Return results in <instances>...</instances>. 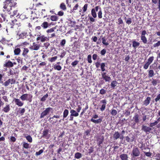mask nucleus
Instances as JSON below:
<instances>
[{"mask_svg": "<svg viewBox=\"0 0 160 160\" xmlns=\"http://www.w3.org/2000/svg\"><path fill=\"white\" fill-rule=\"evenodd\" d=\"M9 2L8 0H6L4 2L3 11L4 12H7L9 14H11V10H12V7H13L9 3Z\"/></svg>", "mask_w": 160, "mask_h": 160, "instance_id": "obj_1", "label": "nucleus"}, {"mask_svg": "<svg viewBox=\"0 0 160 160\" xmlns=\"http://www.w3.org/2000/svg\"><path fill=\"white\" fill-rule=\"evenodd\" d=\"M147 34V32L145 30H142L141 32V40L144 44H147L148 42L147 39L145 36Z\"/></svg>", "mask_w": 160, "mask_h": 160, "instance_id": "obj_2", "label": "nucleus"}, {"mask_svg": "<svg viewBox=\"0 0 160 160\" xmlns=\"http://www.w3.org/2000/svg\"><path fill=\"white\" fill-rule=\"evenodd\" d=\"M140 154V152L138 147H134L133 148L131 154L132 158L138 157Z\"/></svg>", "mask_w": 160, "mask_h": 160, "instance_id": "obj_3", "label": "nucleus"}, {"mask_svg": "<svg viewBox=\"0 0 160 160\" xmlns=\"http://www.w3.org/2000/svg\"><path fill=\"white\" fill-rule=\"evenodd\" d=\"M49 40V38L43 35L40 34L37 35V37L36 38V40L37 41H39L43 42Z\"/></svg>", "mask_w": 160, "mask_h": 160, "instance_id": "obj_4", "label": "nucleus"}, {"mask_svg": "<svg viewBox=\"0 0 160 160\" xmlns=\"http://www.w3.org/2000/svg\"><path fill=\"white\" fill-rule=\"evenodd\" d=\"M32 96L29 94H25L22 95L20 97V98L22 100H31Z\"/></svg>", "mask_w": 160, "mask_h": 160, "instance_id": "obj_5", "label": "nucleus"}, {"mask_svg": "<svg viewBox=\"0 0 160 160\" xmlns=\"http://www.w3.org/2000/svg\"><path fill=\"white\" fill-rule=\"evenodd\" d=\"M49 130L48 129H44L42 133V138L48 139L50 137V135L49 134Z\"/></svg>", "mask_w": 160, "mask_h": 160, "instance_id": "obj_6", "label": "nucleus"}, {"mask_svg": "<svg viewBox=\"0 0 160 160\" xmlns=\"http://www.w3.org/2000/svg\"><path fill=\"white\" fill-rule=\"evenodd\" d=\"M40 47V44H38L35 42H33L32 45H31L29 47V48L32 50L36 51L39 50Z\"/></svg>", "mask_w": 160, "mask_h": 160, "instance_id": "obj_7", "label": "nucleus"}, {"mask_svg": "<svg viewBox=\"0 0 160 160\" xmlns=\"http://www.w3.org/2000/svg\"><path fill=\"white\" fill-rule=\"evenodd\" d=\"M52 108H48L43 111L41 114L40 118H42L44 117L45 116L48 114L50 110H52Z\"/></svg>", "mask_w": 160, "mask_h": 160, "instance_id": "obj_8", "label": "nucleus"}, {"mask_svg": "<svg viewBox=\"0 0 160 160\" xmlns=\"http://www.w3.org/2000/svg\"><path fill=\"white\" fill-rule=\"evenodd\" d=\"M152 130V128L143 125L142 127V130L144 131L146 133L148 134Z\"/></svg>", "mask_w": 160, "mask_h": 160, "instance_id": "obj_9", "label": "nucleus"}, {"mask_svg": "<svg viewBox=\"0 0 160 160\" xmlns=\"http://www.w3.org/2000/svg\"><path fill=\"white\" fill-rule=\"evenodd\" d=\"M106 101H102L100 103L99 106H101V107L99 108L102 111H104L106 107Z\"/></svg>", "mask_w": 160, "mask_h": 160, "instance_id": "obj_10", "label": "nucleus"}, {"mask_svg": "<svg viewBox=\"0 0 160 160\" xmlns=\"http://www.w3.org/2000/svg\"><path fill=\"white\" fill-rule=\"evenodd\" d=\"M3 67L7 68H10L12 67L13 66V63L10 61H8L7 62H6L3 64Z\"/></svg>", "mask_w": 160, "mask_h": 160, "instance_id": "obj_11", "label": "nucleus"}, {"mask_svg": "<svg viewBox=\"0 0 160 160\" xmlns=\"http://www.w3.org/2000/svg\"><path fill=\"white\" fill-rule=\"evenodd\" d=\"M29 52V50L28 48H24L22 53V55L26 58L28 57L27 54Z\"/></svg>", "mask_w": 160, "mask_h": 160, "instance_id": "obj_12", "label": "nucleus"}, {"mask_svg": "<svg viewBox=\"0 0 160 160\" xmlns=\"http://www.w3.org/2000/svg\"><path fill=\"white\" fill-rule=\"evenodd\" d=\"M90 121L95 123H100L102 121V118H101L97 120H95L93 119V118H92L91 119Z\"/></svg>", "mask_w": 160, "mask_h": 160, "instance_id": "obj_13", "label": "nucleus"}, {"mask_svg": "<svg viewBox=\"0 0 160 160\" xmlns=\"http://www.w3.org/2000/svg\"><path fill=\"white\" fill-rule=\"evenodd\" d=\"M139 116L138 114L137 113H135L134 117H133V119L134 120V122L135 123H138L139 122Z\"/></svg>", "mask_w": 160, "mask_h": 160, "instance_id": "obj_14", "label": "nucleus"}, {"mask_svg": "<svg viewBox=\"0 0 160 160\" xmlns=\"http://www.w3.org/2000/svg\"><path fill=\"white\" fill-rule=\"evenodd\" d=\"M132 47L136 49L140 45L139 42H137L135 40H134L132 42Z\"/></svg>", "mask_w": 160, "mask_h": 160, "instance_id": "obj_15", "label": "nucleus"}, {"mask_svg": "<svg viewBox=\"0 0 160 160\" xmlns=\"http://www.w3.org/2000/svg\"><path fill=\"white\" fill-rule=\"evenodd\" d=\"M27 36V33L26 32H23L19 34V38L24 39L26 38Z\"/></svg>", "mask_w": 160, "mask_h": 160, "instance_id": "obj_16", "label": "nucleus"}, {"mask_svg": "<svg viewBox=\"0 0 160 160\" xmlns=\"http://www.w3.org/2000/svg\"><path fill=\"white\" fill-rule=\"evenodd\" d=\"M49 26L50 24L46 21L44 22L41 25V26L43 29L47 28Z\"/></svg>", "mask_w": 160, "mask_h": 160, "instance_id": "obj_17", "label": "nucleus"}, {"mask_svg": "<svg viewBox=\"0 0 160 160\" xmlns=\"http://www.w3.org/2000/svg\"><path fill=\"white\" fill-rule=\"evenodd\" d=\"M121 160H128V155L126 154H122L120 156Z\"/></svg>", "mask_w": 160, "mask_h": 160, "instance_id": "obj_18", "label": "nucleus"}, {"mask_svg": "<svg viewBox=\"0 0 160 160\" xmlns=\"http://www.w3.org/2000/svg\"><path fill=\"white\" fill-rule=\"evenodd\" d=\"M120 136V134L118 132H115L113 134V139L114 140H117L119 138Z\"/></svg>", "mask_w": 160, "mask_h": 160, "instance_id": "obj_19", "label": "nucleus"}, {"mask_svg": "<svg viewBox=\"0 0 160 160\" xmlns=\"http://www.w3.org/2000/svg\"><path fill=\"white\" fill-rule=\"evenodd\" d=\"M125 139L127 142H132L134 140V138L133 137H132L130 138L128 136H127L125 137Z\"/></svg>", "mask_w": 160, "mask_h": 160, "instance_id": "obj_20", "label": "nucleus"}, {"mask_svg": "<svg viewBox=\"0 0 160 160\" xmlns=\"http://www.w3.org/2000/svg\"><path fill=\"white\" fill-rule=\"evenodd\" d=\"M8 1L9 2V3L13 7L15 6L17 4V0H8Z\"/></svg>", "mask_w": 160, "mask_h": 160, "instance_id": "obj_21", "label": "nucleus"}, {"mask_svg": "<svg viewBox=\"0 0 160 160\" xmlns=\"http://www.w3.org/2000/svg\"><path fill=\"white\" fill-rule=\"evenodd\" d=\"M53 67L55 70L58 71H60L62 69V67L60 65H58L56 64L53 65Z\"/></svg>", "mask_w": 160, "mask_h": 160, "instance_id": "obj_22", "label": "nucleus"}, {"mask_svg": "<svg viewBox=\"0 0 160 160\" xmlns=\"http://www.w3.org/2000/svg\"><path fill=\"white\" fill-rule=\"evenodd\" d=\"M70 112L71 113V116L77 117L79 115L78 113L76 112L74 110H71L70 111Z\"/></svg>", "mask_w": 160, "mask_h": 160, "instance_id": "obj_23", "label": "nucleus"}, {"mask_svg": "<svg viewBox=\"0 0 160 160\" xmlns=\"http://www.w3.org/2000/svg\"><path fill=\"white\" fill-rule=\"evenodd\" d=\"M21 51V50L20 48H16L15 49L14 51V54L15 55H18L20 54Z\"/></svg>", "mask_w": 160, "mask_h": 160, "instance_id": "obj_24", "label": "nucleus"}, {"mask_svg": "<svg viewBox=\"0 0 160 160\" xmlns=\"http://www.w3.org/2000/svg\"><path fill=\"white\" fill-rule=\"evenodd\" d=\"M25 110L24 108H22L21 109L20 108H19V110L17 111V114H21L22 115L25 112Z\"/></svg>", "mask_w": 160, "mask_h": 160, "instance_id": "obj_25", "label": "nucleus"}, {"mask_svg": "<svg viewBox=\"0 0 160 160\" xmlns=\"http://www.w3.org/2000/svg\"><path fill=\"white\" fill-rule=\"evenodd\" d=\"M91 12L92 17H93L94 18H96L97 17V14L95 9H92L91 10Z\"/></svg>", "mask_w": 160, "mask_h": 160, "instance_id": "obj_26", "label": "nucleus"}, {"mask_svg": "<svg viewBox=\"0 0 160 160\" xmlns=\"http://www.w3.org/2000/svg\"><path fill=\"white\" fill-rule=\"evenodd\" d=\"M154 71L152 69H151L148 71V76L149 77H152L154 75Z\"/></svg>", "mask_w": 160, "mask_h": 160, "instance_id": "obj_27", "label": "nucleus"}, {"mask_svg": "<svg viewBox=\"0 0 160 160\" xmlns=\"http://www.w3.org/2000/svg\"><path fill=\"white\" fill-rule=\"evenodd\" d=\"M50 19L52 21H56L58 19V18L55 15H52L50 17Z\"/></svg>", "mask_w": 160, "mask_h": 160, "instance_id": "obj_28", "label": "nucleus"}, {"mask_svg": "<svg viewBox=\"0 0 160 160\" xmlns=\"http://www.w3.org/2000/svg\"><path fill=\"white\" fill-rule=\"evenodd\" d=\"M60 7L61 9L64 11L66 10L67 9L66 6L64 2H62L61 3Z\"/></svg>", "mask_w": 160, "mask_h": 160, "instance_id": "obj_29", "label": "nucleus"}, {"mask_svg": "<svg viewBox=\"0 0 160 160\" xmlns=\"http://www.w3.org/2000/svg\"><path fill=\"white\" fill-rule=\"evenodd\" d=\"M82 157V155L81 153L79 152H76L75 154L74 157L75 158L79 159L81 158Z\"/></svg>", "mask_w": 160, "mask_h": 160, "instance_id": "obj_30", "label": "nucleus"}, {"mask_svg": "<svg viewBox=\"0 0 160 160\" xmlns=\"http://www.w3.org/2000/svg\"><path fill=\"white\" fill-rule=\"evenodd\" d=\"M18 18L22 20H23L25 18H28L26 17V15L24 13H22L19 16Z\"/></svg>", "mask_w": 160, "mask_h": 160, "instance_id": "obj_31", "label": "nucleus"}, {"mask_svg": "<svg viewBox=\"0 0 160 160\" xmlns=\"http://www.w3.org/2000/svg\"><path fill=\"white\" fill-rule=\"evenodd\" d=\"M16 15H17V17H18L19 15V14L18 13V11L17 10H14L12 14H11L10 15V17H13Z\"/></svg>", "mask_w": 160, "mask_h": 160, "instance_id": "obj_32", "label": "nucleus"}, {"mask_svg": "<svg viewBox=\"0 0 160 160\" xmlns=\"http://www.w3.org/2000/svg\"><path fill=\"white\" fill-rule=\"evenodd\" d=\"M58 57L57 56L52 57L48 59V61L51 62H55L57 59Z\"/></svg>", "mask_w": 160, "mask_h": 160, "instance_id": "obj_33", "label": "nucleus"}, {"mask_svg": "<svg viewBox=\"0 0 160 160\" xmlns=\"http://www.w3.org/2000/svg\"><path fill=\"white\" fill-rule=\"evenodd\" d=\"M117 84L118 82L117 81L113 80L112 82L111 85L112 87L114 88L117 86Z\"/></svg>", "mask_w": 160, "mask_h": 160, "instance_id": "obj_34", "label": "nucleus"}, {"mask_svg": "<svg viewBox=\"0 0 160 160\" xmlns=\"http://www.w3.org/2000/svg\"><path fill=\"white\" fill-rule=\"evenodd\" d=\"M88 4H85L82 7V12L83 13L87 11L88 8Z\"/></svg>", "mask_w": 160, "mask_h": 160, "instance_id": "obj_35", "label": "nucleus"}, {"mask_svg": "<svg viewBox=\"0 0 160 160\" xmlns=\"http://www.w3.org/2000/svg\"><path fill=\"white\" fill-rule=\"evenodd\" d=\"M79 5L78 3H77L75 5L74 7L71 10V12H75V11L77 10L78 8V7Z\"/></svg>", "mask_w": 160, "mask_h": 160, "instance_id": "obj_36", "label": "nucleus"}, {"mask_svg": "<svg viewBox=\"0 0 160 160\" xmlns=\"http://www.w3.org/2000/svg\"><path fill=\"white\" fill-rule=\"evenodd\" d=\"M103 141V138H99L98 139V144L100 146L101 144L102 143V142Z\"/></svg>", "mask_w": 160, "mask_h": 160, "instance_id": "obj_37", "label": "nucleus"}, {"mask_svg": "<svg viewBox=\"0 0 160 160\" xmlns=\"http://www.w3.org/2000/svg\"><path fill=\"white\" fill-rule=\"evenodd\" d=\"M102 78L105 80L106 82H109L111 80V78L108 76H105L102 77Z\"/></svg>", "mask_w": 160, "mask_h": 160, "instance_id": "obj_38", "label": "nucleus"}, {"mask_svg": "<svg viewBox=\"0 0 160 160\" xmlns=\"http://www.w3.org/2000/svg\"><path fill=\"white\" fill-rule=\"evenodd\" d=\"M154 59V57L153 56H151L148 59V62L150 64L152 63V61H153Z\"/></svg>", "mask_w": 160, "mask_h": 160, "instance_id": "obj_39", "label": "nucleus"}, {"mask_svg": "<svg viewBox=\"0 0 160 160\" xmlns=\"http://www.w3.org/2000/svg\"><path fill=\"white\" fill-rule=\"evenodd\" d=\"M17 20L16 19L12 21V23H10V25H11V28H13L14 25L18 24V23H17Z\"/></svg>", "mask_w": 160, "mask_h": 160, "instance_id": "obj_40", "label": "nucleus"}, {"mask_svg": "<svg viewBox=\"0 0 160 160\" xmlns=\"http://www.w3.org/2000/svg\"><path fill=\"white\" fill-rule=\"evenodd\" d=\"M102 43L104 45L108 46L109 44V43L107 42H106V39L105 37H103L102 38Z\"/></svg>", "mask_w": 160, "mask_h": 160, "instance_id": "obj_41", "label": "nucleus"}, {"mask_svg": "<svg viewBox=\"0 0 160 160\" xmlns=\"http://www.w3.org/2000/svg\"><path fill=\"white\" fill-rule=\"evenodd\" d=\"M16 104L19 106L21 107L23 104V103L20 101H15Z\"/></svg>", "mask_w": 160, "mask_h": 160, "instance_id": "obj_42", "label": "nucleus"}, {"mask_svg": "<svg viewBox=\"0 0 160 160\" xmlns=\"http://www.w3.org/2000/svg\"><path fill=\"white\" fill-rule=\"evenodd\" d=\"M10 110V107L9 105H7L3 109V111L5 112H7Z\"/></svg>", "mask_w": 160, "mask_h": 160, "instance_id": "obj_43", "label": "nucleus"}, {"mask_svg": "<svg viewBox=\"0 0 160 160\" xmlns=\"http://www.w3.org/2000/svg\"><path fill=\"white\" fill-rule=\"evenodd\" d=\"M68 114V110L65 109L63 112V117L64 118H66Z\"/></svg>", "mask_w": 160, "mask_h": 160, "instance_id": "obj_44", "label": "nucleus"}, {"mask_svg": "<svg viewBox=\"0 0 160 160\" xmlns=\"http://www.w3.org/2000/svg\"><path fill=\"white\" fill-rule=\"evenodd\" d=\"M55 29H56L55 28H51L47 30L46 31V32L47 33H52L54 31Z\"/></svg>", "mask_w": 160, "mask_h": 160, "instance_id": "obj_45", "label": "nucleus"}, {"mask_svg": "<svg viewBox=\"0 0 160 160\" xmlns=\"http://www.w3.org/2000/svg\"><path fill=\"white\" fill-rule=\"evenodd\" d=\"M111 113L113 116H115L117 113V112L115 109H112L111 110Z\"/></svg>", "mask_w": 160, "mask_h": 160, "instance_id": "obj_46", "label": "nucleus"}, {"mask_svg": "<svg viewBox=\"0 0 160 160\" xmlns=\"http://www.w3.org/2000/svg\"><path fill=\"white\" fill-rule=\"evenodd\" d=\"M26 139L30 142H32V138L30 135H28L25 137Z\"/></svg>", "mask_w": 160, "mask_h": 160, "instance_id": "obj_47", "label": "nucleus"}, {"mask_svg": "<svg viewBox=\"0 0 160 160\" xmlns=\"http://www.w3.org/2000/svg\"><path fill=\"white\" fill-rule=\"evenodd\" d=\"M105 64L104 63H102L101 64V68L102 71L103 72L105 71Z\"/></svg>", "mask_w": 160, "mask_h": 160, "instance_id": "obj_48", "label": "nucleus"}, {"mask_svg": "<svg viewBox=\"0 0 160 160\" xmlns=\"http://www.w3.org/2000/svg\"><path fill=\"white\" fill-rule=\"evenodd\" d=\"M23 147L24 148L28 149L29 147V144L25 142H24L23 144Z\"/></svg>", "mask_w": 160, "mask_h": 160, "instance_id": "obj_49", "label": "nucleus"}, {"mask_svg": "<svg viewBox=\"0 0 160 160\" xmlns=\"http://www.w3.org/2000/svg\"><path fill=\"white\" fill-rule=\"evenodd\" d=\"M79 61L77 60H76L74 62H72V65L74 67H75V66L78 63Z\"/></svg>", "mask_w": 160, "mask_h": 160, "instance_id": "obj_50", "label": "nucleus"}, {"mask_svg": "<svg viewBox=\"0 0 160 160\" xmlns=\"http://www.w3.org/2000/svg\"><path fill=\"white\" fill-rule=\"evenodd\" d=\"M94 151V148L92 147H91L88 150V153L90 154Z\"/></svg>", "mask_w": 160, "mask_h": 160, "instance_id": "obj_51", "label": "nucleus"}, {"mask_svg": "<svg viewBox=\"0 0 160 160\" xmlns=\"http://www.w3.org/2000/svg\"><path fill=\"white\" fill-rule=\"evenodd\" d=\"M87 60L88 62L89 63H91L92 62V61L91 59V55H89L88 56Z\"/></svg>", "mask_w": 160, "mask_h": 160, "instance_id": "obj_52", "label": "nucleus"}, {"mask_svg": "<svg viewBox=\"0 0 160 160\" xmlns=\"http://www.w3.org/2000/svg\"><path fill=\"white\" fill-rule=\"evenodd\" d=\"M88 18L89 20H90V22H95V20L94 19L95 18H94L93 17L91 16H89V15H88Z\"/></svg>", "mask_w": 160, "mask_h": 160, "instance_id": "obj_53", "label": "nucleus"}, {"mask_svg": "<svg viewBox=\"0 0 160 160\" xmlns=\"http://www.w3.org/2000/svg\"><path fill=\"white\" fill-rule=\"evenodd\" d=\"M126 23L128 25L131 24L132 23V20L131 18H128L127 20H126Z\"/></svg>", "mask_w": 160, "mask_h": 160, "instance_id": "obj_54", "label": "nucleus"}, {"mask_svg": "<svg viewBox=\"0 0 160 160\" xmlns=\"http://www.w3.org/2000/svg\"><path fill=\"white\" fill-rule=\"evenodd\" d=\"M66 42V40L64 39L62 40L60 43V45L62 47H64Z\"/></svg>", "mask_w": 160, "mask_h": 160, "instance_id": "obj_55", "label": "nucleus"}, {"mask_svg": "<svg viewBox=\"0 0 160 160\" xmlns=\"http://www.w3.org/2000/svg\"><path fill=\"white\" fill-rule=\"evenodd\" d=\"M10 83L11 84H12L15 83V80L14 78H9Z\"/></svg>", "mask_w": 160, "mask_h": 160, "instance_id": "obj_56", "label": "nucleus"}, {"mask_svg": "<svg viewBox=\"0 0 160 160\" xmlns=\"http://www.w3.org/2000/svg\"><path fill=\"white\" fill-rule=\"evenodd\" d=\"M43 152V149H40L38 152H37L35 153V155L38 156L41 154Z\"/></svg>", "mask_w": 160, "mask_h": 160, "instance_id": "obj_57", "label": "nucleus"}, {"mask_svg": "<svg viewBox=\"0 0 160 160\" xmlns=\"http://www.w3.org/2000/svg\"><path fill=\"white\" fill-rule=\"evenodd\" d=\"M150 65V64L147 62L144 65L143 68L145 69H147Z\"/></svg>", "mask_w": 160, "mask_h": 160, "instance_id": "obj_58", "label": "nucleus"}, {"mask_svg": "<svg viewBox=\"0 0 160 160\" xmlns=\"http://www.w3.org/2000/svg\"><path fill=\"white\" fill-rule=\"evenodd\" d=\"M102 10H100L99 11L98 13V17L99 18H102Z\"/></svg>", "mask_w": 160, "mask_h": 160, "instance_id": "obj_59", "label": "nucleus"}, {"mask_svg": "<svg viewBox=\"0 0 160 160\" xmlns=\"http://www.w3.org/2000/svg\"><path fill=\"white\" fill-rule=\"evenodd\" d=\"M160 46V40L158 41L157 43L154 44L153 45V46L154 48L158 47Z\"/></svg>", "mask_w": 160, "mask_h": 160, "instance_id": "obj_60", "label": "nucleus"}, {"mask_svg": "<svg viewBox=\"0 0 160 160\" xmlns=\"http://www.w3.org/2000/svg\"><path fill=\"white\" fill-rule=\"evenodd\" d=\"M50 45V44L48 42H46L44 43V46L46 49H47Z\"/></svg>", "mask_w": 160, "mask_h": 160, "instance_id": "obj_61", "label": "nucleus"}, {"mask_svg": "<svg viewBox=\"0 0 160 160\" xmlns=\"http://www.w3.org/2000/svg\"><path fill=\"white\" fill-rule=\"evenodd\" d=\"M10 84V81L9 79L4 82L3 84L4 86L6 87L8 86Z\"/></svg>", "mask_w": 160, "mask_h": 160, "instance_id": "obj_62", "label": "nucleus"}, {"mask_svg": "<svg viewBox=\"0 0 160 160\" xmlns=\"http://www.w3.org/2000/svg\"><path fill=\"white\" fill-rule=\"evenodd\" d=\"M106 52V50L105 49H103L100 52V53L102 56H104Z\"/></svg>", "mask_w": 160, "mask_h": 160, "instance_id": "obj_63", "label": "nucleus"}, {"mask_svg": "<svg viewBox=\"0 0 160 160\" xmlns=\"http://www.w3.org/2000/svg\"><path fill=\"white\" fill-rule=\"evenodd\" d=\"M156 160H160V153H158L156 154Z\"/></svg>", "mask_w": 160, "mask_h": 160, "instance_id": "obj_64", "label": "nucleus"}]
</instances>
